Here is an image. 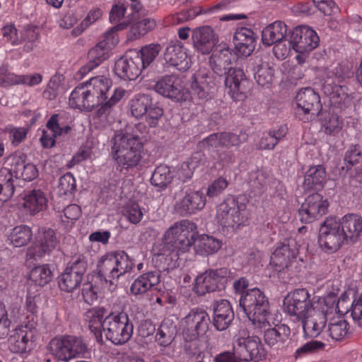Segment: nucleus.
Here are the masks:
<instances>
[{
	"label": "nucleus",
	"instance_id": "nucleus-46",
	"mask_svg": "<svg viewBox=\"0 0 362 362\" xmlns=\"http://www.w3.org/2000/svg\"><path fill=\"white\" fill-rule=\"evenodd\" d=\"M148 105L144 109L146 113L144 117L149 127L155 128L158 127L159 121L164 114V110L162 105L158 101L154 100L150 95H148Z\"/></svg>",
	"mask_w": 362,
	"mask_h": 362
},
{
	"label": "nucleus",
	"instance_id": "nucleus-27",
	"mask_svg": "<svg viewBox=\"0 0 362 362\" xmlns=\"http://www.w3.org/2000/svg\"><path fill=\"white\" fill-rule=\"evenodd\" d=\"M328 308L326 310L324 308H315L308 316L305 318L300 320L303 329L305 334L309 337H317L321 333L322 329L325 327L327 323V313Z\"/></svg>",
	"mask_w": 362,
	"mask_h": 362
},
{
	"label": "nucleus",
	"instance_id": "nucleus-64",
	"mask_svg": "<svg viewBox=\"0 0 362 362\" xmlns=\"http://www.w3.org/2000/svg\"><path fill=\"white\" fill-rule=\"evenodd\" d=\"M37 318L36 315H29L26 317L25 321L14 330L23 331V334H26L30 339L35 340L37 334Z\"/></svg>",
	"mask_w": 362,
	"mask_h": 362
},
{
	"label": "nucleus",
	"instance_id": "nucleus-15",
	"mask_svg": "<svg viewBox=\"0 0 362 362\" xmlns=\"http://www.w3.org/2000/svg\"><path fill=\"white\" fill-rule=\"evenodd\" d=\"M329 206L327 199L318 192L310 194L298 209L300 221L305 223L314 222L327 213Z\"/></svg>",
	"mask_w": 362,
	"mask_h": 362
},
{
	"label": "nucleus",
	"instance_id": "nucleus-24",
	"mask_svg": "<svg viewBox=\"0 0 362 362\" xmlns=\"http://www.w3.org/2000/svg\"><path fill=\"white\" fill-rule=\"evenodd\" d=\"M235 59V54L224 45L216 48L209 59V63L213 71L218 76H223L232 68V63Z\"/></svg>",
	"mask_w": 362,
	"mask_h": 362
},
{
	"label": "nucleus",
	"instance_id": "nucleus-43",
	"mask_svg": "<svg viewBox=\"0 0 362 362\" xmlns=\"http://www.w3.org/2000/svg\"><path fill=\"white\" fill-rule=\"evenodd\" d=\"M288 128L285 125H281L278 129H273L263 134L259 141V148L262 149H274L276 144L287 134Z\"/></svg>",
	"mask_w": 362,
	"mask_h": 362
},
{
	"label": "nucleus",
	"instance_id": "nucleus-39",
	"mask_svg": "<svg viewBox=\"0 0 362 362\" xmlns=\"http://www.w3.org/2000/svg\"><path fill=\"white\" fill-rule=\"evenodd\" d=\"M59 118H62L60 115H52L46 124L47 129L42 131L40 137L42 145L45 148H52L55 144V138L60 136V123Z\"/></svg>",
	"mask_w": 362,
	"mask_h": 362
},
{
	"label": "nucleus",
	"instance_id": "nucleus-11",
	"mask_svg": "<svg viewBox=\"0 0 362 362\" xmlns=\"http://www.w3.org/2000/svg\"><path fill=\"white\" fill-rule=\"evenodd\" d=\"M230 278V272L226 267L209 269L197 276L193 291L199 296L221 291L226 288Z\"/></svg>",
	"mask_w": 362,
	"mask_h": 362
},
{
	"label": "nucleus",
	"instance_id": "nucleus-2",
	"mask_svg": "<svg viewBox=\"0 0 362 362\" xmlns=\"http://www.w3.org/2000/svg\"><path fill=\"white\" fill-rule=\"evenodd\" d=\"M134 267V259L124 250H117L103 255L97 264L96 278L107 286L129 273Z\"/></svg>",
	"mask_w": 362,
	"mask_h": 362
},
{
	"label": "nucleus",
	"instance_id": "nucleus-40",
	"mask_svg": "<svg viewBox=\"0 0 362 362\" xmlns=\"http://www.w3.org/2000/svg\"><path fill=\"white\" fill-rule=\"evenodd\" d=\"M47 199L40 189H33L25 195L23 206L30 215H35L47 207Z\"/></svg>",
	"mask_w": 362,
	"mask_h": 362
},
{
	"label": "nucleus",
	"instance_id": "nucleus-61",
	"mask_svg": "<svg viewBox=\"0 0 362 362\" xmlns=\"http://www.w3.org/2000/svg\"><path fill=\"white\" fill-rule=\"evenodd\" d=\"M247 134L240 131L239 134L232 132H221V147L230 148L232 146H238L247 140Z\"/></svg>",
	"mask_w": 362,
	"mask_h": 362
},
{
	"label": "nucleus",
	"instance_id": "nucleus-34",
	"mask_svg": "<svg viewBox=\"0 0 362 362\" xmlns=\"http://www.w3.org/2000/svg\"><path fill=\"white\" fill-rule=\"evenodd\" d=\"M287 26L281 21L269 24L262 32V41L264 45L271 46L286 40Z\"/></svg>",
	"mask_w": 362,
	"mask_h": 362
},
{
	"label": "nucleus",
	"instance_id": "nucleus-18",
	"mask_svg": "<svg viewBox=\"0 0 362 362\" xmlns=\"http://www.w3.org/2000/svg\"><path fill=\"white\" fill-rule=\"evenodd\" d=\"M320 42L317 33L308 25L295 28L291 33L289 44L298 53H308L315 49Z\"/></svg>",
	"mask_w": 362,
	"mask_h": 362
},
{
	"label": "nucleus",
	"instance_id": "nucleus-26",
	"mask_svg": "<svg viewBox=\"0 0 362 362\" xmlns=\"http://www.w3.org/2000/svg\"><path fill=\"white\" fill-rule=\"evenodd\" d=\"M340 228L346 242L355 243L362 235V216L349 213L339 218Z\"/></svg>",
	"mask_w": 362,
	"mask_h": 362
},
{
	"label": "nucleus",
	"instance_id": "nucleus-25",
	"mask_svg": "<svg viewBox=\"0 0 362 362\" xmlns=\"http://www.w3.org/2000/svg\"><path fill=\"white\" fill-rule=\"evenodd\" d=\"M212 325L218 331L227 329L235 318V313L230 303L225 299L216 302L214 305Z\"/></svg>",
	"mask_w": 362,
	"mask_h": 362
},
{
	"label": "nucleus",
	"instance_id": "nucleus-52",
	"mask_svg": "<svg viewBox=\"0 0 362 362\" xmlns=\"http://www.w3.org/2000/svg\"><path fill=\"white\" fill-rule=\"evenodd\" d=\"M86 83L88 88L95 91L96 94L100 95V97H103L104 100L110 98V88L112 86L110 78L103 76L91 77Z\"/></svg>",
	"mask_w": 362,
	"mask_h": 362
},
{
	"label": "nucleus",
	"instance_id": "nucleus-32",
	"mask_svg": "<svg viewBox=\"0 0 362 362\" xmlns=\"http://www.w3.org/2000/svg\"><path fill=\"white\" fill-rule=\"evenodd\" d=\"M206 202L205 194L202 192H192L180 201L177 209L182 214H193L204 209Z\"/></svg>",
	"mask_w": 362,
	"mask_h": 362
},
{
	"label": "nucleus",
	"instance_id": "nucleus-37",
	"mask_svg": "<svg viewBox=\"0 0 362 362\" xmlns=\"http://www.w3.org/2000/svg\"><path fill=\"white\" fill-rule=\"evenodd\" d=\"M159 282L160 274L158 272H148L140 275L134 281L130 291L134 295L143 294Z\"/></svg>",
	"mask_w": 362,
	"mask_h": 362
},
{
	"label": "nucleus",
	"instance_id": "nucleus-51",
	"mask_svg": "<svg viewBox=\"0 0 362 362\" xmlns=\"http://www.w3.org/2000/svg\"><path fill=\"white\" fill-rule=\"evenodd\" d=\"M322 127L325 132L329 135H336L341 129L343 122L337 114L322 112L320 117Z\"/></svg>",
	"mask_w": 362,
	"mask_h": 362
},
{
	"label": "nucleus",
	"instance_id": "nucleus-50",
	"mask_svg": "<svg viewBox=\"0 0 362 362\" xmlns=\"http://www.w3.org/2000/svg\"><path fill=\"white\" fill-rule=\"evenodd\" d=\"M349 323L342 317H334L328 324L329 336L335 341L343 339L348 334Z\"/></svg>",
	"mask_w": 362,
	"mask_h": 362
},
{
	"label": "nucleus",
	"instance_id": "nucleus-9",
	"mask_svg": "<svg viewBox=\"0 0 362 362\" xmlns=\"http://www.w3.org/2000/svg\"><path fill=\"white\" fill-rule=\"evenodd\" d=\"M284 310L294 322H300L314 309L310 294L306 288H297L289 292L284 299Z\"/></svg>",
	"mask_w": 362,
	"mask_h": 362
},
{
	"label": "nucleus",
	"instance_id": "nucleus-21",
	"mask_svg": "<svg viewBox=\"0 0 362 362\" xmlns=\"http://www.w3.org/2000/svg\"><path fill=\"white\" fill-rule=\"evenodd\" d=\"M124 93L125 90L122 88L115 89L110 98L97 105L98 108L95 112L94 118L104 125L113 123L116 119V105Z\"/></svg>",
	"mask_w": 362,
	"mask_h": 362
},
{
	"label": "nucleus",
	"instance_id": "nucleus-63",
	"mask_svg": "<svg viewBox=\"0 0 362 362\" xmlns=\"http://www.w3.org/2000/svg\"><path fill=\"white\" fill-rule=\"evenodd\" d=\"M59 191L64 195H73L76 191V180L71 173H66L59 180Z\"/></svg>",
	"mask_w": 362,
	"mask_h": 362
},
{
	"label": "nucleus",
	"instance_id": "nucleus-45",
	"mask_svg": "<svg viewBox=\"0 0 362 362\" xmlns=\"http://www.w3.org/2000/svg\"><path fill=\"white\" fill-rule=\"evenodd\" d=\"M53 278V274L49 264H42L35 267L29 274V281L36 286H45Z\"/></svg>",
	"mask_w": 362,
	"mask_h": 362
},
{
	"label": "nucleus",
	"instance_id": "nucleus-55",
	"mask_svg": "<svg viewBox=\"0 0 362 362\" xmlns=\"http://www.w3.org/2000/svg\"><path fill=\"white\" fill-rule=\"evenodd\" d=\"M88 85L86 83L78 85L69 96L71 107L86 110Z\"/></svg>",
	"mask_w": 362,
	"mask_h": 362
},
{
	"label": "nucleus",
	"instance_id": "nucleus-59",
	"mask_svg": "<svg viewBox=\"0 0 362 362\" xmlns=\"http://www.w3.org/2000/svg\"><path fill=\"white\" fill-rule=\"evenodd\" d=\"M346 170L356 165L362 168V147L359 145L351 146L346 152L344 158Z\"/></svg>",
	"mask_w": 362,
	"mask_h": 362
},
{
	"label": "nucleus",
	"instance_id": "nucleus-17",
	"mask_svg": "<svg viewBox=\"0 0 362 362\" xmlns=\"http://www.w3.org/2000/svg\"><path fill=\"white\" fill-rule=\"evenodd\" d=\"M131 28L129 37L139 39L153 30L156 25L154 18L146 17L148 11L144 8L141 2L132 3Z\"/></svg>",
	"mask_w": 362,
	"mask_h": 362
},
{
	"label": "nucleus",
	"instance_id": "nucleus-49",
	"mask_svg": "<svg viewBox=\"0 0 362 362\" xmlns=\"http://www.w3.org/2000/svg\"><path fill=\"white\" fill-rule=\"evenodd\" d=\"M173 177V173L169 167L161 165L154 170L151 177V183L160 189H164L171 182Z\"/></svg>",
	"mask_w": 362,
	"mask_h": 362
},
{
	"label": "nucleus",
	"instance_id": "nucleus-3",
	"mask_svg": "<svg viewBox=\"0 0 362 362\" xmlns=\"http://www.w3.org/2000/svg\"><path fill=\"white\" fill-rule=\"evenodd\" d=\"M247 200L244 196H228L218 206L217 218L224 227L238 228L249 218Z\"/></svg>",
	"mask_w": 362,
	"mask_h": 362
},
{
	"label": "nucleus",
	"instance_id": "nucleus-6",
	"mask_svg": "<svg viewBox=\"0 0 362 362\" xmlns=\"http://www.w3.org/2000/svg\"><path fill=\"white\" fill-rule=\"evenodd\" d=\"M112 153L121 168L120 171L127 170L135 168L141 160L140 143L132 142L129 138L116 135L112 140Z\"/></svg>",
	"mask_w": 362,
	"mask_h": 362
},
{
	"label": "nucleus",
	"instance_id": "nucleus-29",
	"mask_svg": "<svg viewBox=\"0 0 362 362\" xmlns=\"http://www.w3.org/2000/svg\"><path fill=\"white\" fill-rule=\"evenodd\" d=\"M192 38L194 47L203 54H209L218 42V37L210 26L195 28L192 32Z\"/></svg>",
	"mask_w": 362,
	"mask_h": 362
},
{
	"label": "nucleus",
	"instance_id": "nucleus-54",
	"mask_svg": "<svg viewBox=\"0 0 362 362\" xmlns=\"http://www.w3.org/2000/svg\"><path fill=\"white\" fill-rule=\"evenodd\" d=\"M71 359L84 358L90 353L86 341L81 337L68 335Z\"/></svg>",
	"mask_w": 362,
	"mask_h": 362
},
{
	"label": "nucleus",
	"instance_id": "nucleus-44",
	"mask_svg": "<svg viewBox=\"0 0 362 362\" xmlns=\"http://www.w3.org/2000/svg\"><path fill=\"white\" fill-rule=\"evenodd\" d=\"M270 177L269 175L262 171L257 170L248 174L247 183L250 188L251 192L255 195L260 194L267 189Z\"/></svg>",
	"mask_w": 362,
	"mask_h": 362
},
{
	"label": "nucleus",
	"instance_id": "nucleus-13",
	"mask_svg": "<svg viewBox=\"0 0 362 362\" xmlns=\"http://www.w3.org/2000/svg\"><path fill=\"white\" fill-rule=\"evenodd\" d=\"M182 334L190 337H203L209 331L211 319L204 308L196 307L192 308L182 320Z\"/></svg>",
	"mask_w": 362,
	"mask_h": 362
},
{
	"label": "nucleus",
	"instance_id": "nucleus-53",
	"mask_svg": "<svg viewBox=\"0 0 362 362\" xmlns=\"http://www.w3.org/2000/svg\"><path fill=\"white\" fill-rule=\"evenodd\" d=\"M222 246V242L208 235H203L197 245V252L202 255H210L217 252Z\"/></svg>",
	"mask_w": 362,
	"mask_h": 362
},
{
	"label": "nucleus",
	"instance_id": "nucleus-31",
	"mask_svg": "<svg viewBox=\"0 0 362 362\" xmlns=\"http://www.w3.org/2000/svg\"><path fill=\"white\" fill-rule=\"evenodd\" d=\"M233 42L237 54L240 56L248 57L255 48V33L250 28L241 27L235 30Z\"/></svg>",
	"mask_w": 362,
	"mask_h": 362
},
{
	"label": "nucleus",
	"instance_id": "nucleus-35",
	"mask_svg": "<svg viewBox=\"0 0 362 362\" xmlns=\"http://www.w3.org/2000/svg\"><path fill=\"white\" fill-rule=\"evenodd\" d=\"M291 329L288 326L281 324L264 332L265 343L270 347L279 348L283 346L288 339Z\"/></svg>",
	"mask_w": 362,
	"mask_h": 362
},
{
	"label": "nucleus",
	"instance_id": "nucleus-60",
	"mask_svg": "<svg viewBox=\"0 0 362 362\" xmlns=\"http://www.w3.org/2000/svg\"><path fill=\"white\" fill-rule=\"evenodd\" d=\"M88 267V256L84 254H77L71 257L66 267L81 277H83Z\"/></svg>",
	"mask_w": 362,
	"mask_h": 362
},
{
	"label": "nucleus",
	"instance_id": "nucleus-47",
	"mask_svg": "<svg viewBox=\"0 0 362 362\" xmlns=\"http://www.w3.org/2000/svg\"><path fill=\"white\" fill-rule=\"evenodd\" d=\"M32 237L33 231L26 225H20L14 227L9 235L11 244L16 247L26 245L30 243Z\"/></svg>",
	"mask_w": 362,
	"mask_h": 362
},
{
	"label": "nucleus",
	"instance_id": "nucleus-10",
	"mask_svg": "<svg viewBox=\"0 0 362 362\" xmlns=\"http://www.w3.org/2000/svg\"><path fill=\"white\" fill-rule=\"evenodd\" d=\"M340 226L339 218L332 216L327 217L320 224L317 241L322 250L334 252L346 242Z\"/></svg>",
	"mask_w": 362,
	"mask_h": 362
},
{
	"label": "nucleus",
	"instance_id": "nucleus-36",
	"mask_svg": "<svg viewBox=\"0 0 362 362\" xmlns=\"http://www.w3.org/2000/svg\"><path fill=\"white\" fill-rule=\"evenodd\" d=\"M51 354L58 361L69 362L71 360L68 335L57 336L48 344Z\"/></svg>",
	"mask_w": 362,
	"mask_h": 362
},
{
	"label": "nucleus",
	"instance_id": "nucleus-4",
	"mask_svg": "<svg viewBox=\"0 0 362 362\" xmlns=\"http://www.w3.org/2000/svg\"><path fill=\"white\" fill-rule=\"evenodd\" d=\"M133 331V318L126 312L112 311L106 315L103 334L112 344H124L131 339Z\"/></svg>",
	"mask_w": 362,
	"mask_h": 362
},
{
	"label": "nucleus",
	"instance_id": "nucleus-16",
	"mask_svg": "<svg viewBox=\"0 0 362 362\" xmlns=\"http://www.w3.org/2000/svg\"><path fill=\"white\" fill-rule=\"evenodd\" d=\"M153 89L159 95L175 102L185 101L189 93L181 84L178 76L165 75L160 77L153 86Z\"/></svg>",
	"mask_w": 362,
	"mask_h": 362
},
{
	"label": "nucleus",
	"instance_id": "nucleus-57",
	"mask_svg": "<svg viewBox=\"0 0 362 362\" xmlns=\"http://www.w3.org/2000/svg\"><path fill=\"white\" fill-rule=\"evenodd\" d=\"M148 95L139 93L135 95L129 102L131 115L136 118L144 117L146 111L144 109L148 105Z\"/></svg>",
	"mask_w": 362,
	"mask_h": 362
},
{
	"label": "nucleus",
	"instance_id": "nucleus-20",
	"mask_svg": "<svg viewBox=\"0 0 362 362\" xmlns=\"http://www.w3.org/2000/svg\"><path fill=\"white\" fill-rule=\"evenodd\" d=\"M226 87L234 100H241L249 88V81L243 69L232 67L223 74Z\"/></svg>",
	"mask_w": 362,
	"mask_h": 362
},
{
	"label": "nucleus",
	"instance_id": "nucleus-5",
	"mask_svg": "<svg viewBox=\"0 0 362 362\" xmlns=\"http://www.w3.org/2000/svg\"><path fill=\"white\" fill-rule=\"evenodd\" d=\"M239 305L253 324L268 322L269 303L264 293L257 288L247 290L239 300Z\"/></svg>",
	"mask_w": 362,
	"mask_h": 362
},
{
	"label": "nucleus",
	"instance_id": "nucleus-38",
	"mask_svg": "<svg viewBox=\"0 0 362 362\" xmlns=\"http://www.w3.org/2000/svg\"><path fill=\"white\" fill-rule=\"evenodd\" d=\"M184 353L191 360L203 359L206 349L204 341L202 337H190L183 334Z\"/></svg>",
	"mask_w": 362,
	"mask_h": 362
},
{
	"label": "nucleus",
	"instance_id": "nucleus-33",
	"mask_svg": "<svg viewBox=\"0 0 362 362\" xmlns=\"http://www.w3.org/2000/svg\"><path fill=\"white\" fill-rule=\"evenodd\" d=\"M326 181L325 168L322 165H313L306 171L303 186L305 190L318 192L324 188Z\"/></svg>",
	"mask_w": 362,
	"mask_h": 362
},
{
	"label": "nucleus",
	"instance_id": "nucleus-58",
	"mask_svg": "<svg viewBox=\"0 0 362 362\" xmlns=\"http://www.w3.org/2000/svg\"><path fill=\"white\" fill-rule=\"evenodd\" d=\"M175 325L169 320H164L156 333V339L162 346H167L173 339Z\"/></svg>",
	"mask_w": 362,
	"mask_h": 362
},
{
	"label": "nucleus",
	"instance_id": "nucleus-41",
	"mask_svg": "<svg viewBox=\"0 0 362 362\" xmlns=\"http://www.w3.org/2000/svg\"><path fill=\"white\" fill-rule=\"evenodd\" d=\"M35 339H30L23 331L13 330V333L8 338V348L13 353H26L33 348Z\"/></svg>",
	"mask_w": 362,
	"mask_h": 362
},
{
	"label": "nucleus",
	"instance_id": "nucleus-30",
	"mask_svg": "<svg viewBox=\"0 0 362 362\" xmlns=\"http://www.w3.org/2000/svg\"><path fill=\"white\" fill-rule=\"evenodd\" d=\"M107 315V309L99 306L88 309L85 313L88 328L93 333L96 341L100 344H103V333L105 328V320H106V315Z\"/></svg>",
	"mask_w": 362,
	"mask_h": 362
},
{
	"label": "nucleus",
	"instance_id": "nucleus-42",
	"mask_svg": "<svg viewBox=\"0 0 362 362\" xmlns=\"http://www.w3.org/2000/svg\"><path fill=\"white\" fill-rule=\"evenodd\" d=\"M251 66L254 72V78L259 86H264L272 83L274 70L267 62L258 59L253 62Z\"/></svg>",
	"mask_w": 362,
	"mask_h": 362
},
{
	"label": "nucleus",
	"instance_id": "nucleus-28",
	"mask_svg": "<svg viewBox=\"0 0 362 362\" xmlns=\"http://www.w3.org/2000/svg\"><path fill=\"white\" fill-rule=\"evenodd\" d=\"M59 243V239L54 230L41 228L36 238L35 255L40 258L49 255Z\"/></svg>",
	"mask_w": 362,
	"mask_h": 362
},
{
	"label": "nucleus",
	"instance_id": "nucleus-8",
	"mask_svg": "<svg viewBox=\"0 0 362 362\" xmlns=\"http://www.w3.org/2000/svg\"><path fill=\"white\" fill-rule=\"evenodd\" d=\"M234 350L239 354L243 362H259L264 360L267 351L260 338L250 335L247 330L240 331L234 340Z\"/></svg>",
	"mask_w": 362,
	"mask_h": 362
},
{
	"label": "nucleus",
	"instance_id": "nucleus-19",
	"mask_svg": "<svg viewBox=\"0 0 362 362\" xmlns=\"http://www.w3.org/2000/svg\"><path fill=\"white\" fill-rule=\"evenodd\" d=\"M136 49H129L115 64V74L125 81L135 80L143 70Z\"/></svg>",
	"mask_w": 362,
	"mask_h": 362
},
{
	"label": "nucleus",
	"instance_id": "nucleus-12",
	"mask_svg": "<svg viewBox=\"0 0 362 362\" xmlns=\"http://www.w3.org/2000/svg\"><path fill=\"white\" fill-rule=\"evenodd\" d=\"M296 101L297 117L303 122L314 119L321 112L320 97L312 88L301 89L296 96Z\"/></svg>",
	"mask_w": 362,
	"mask_h": 362
},
{
	"label": "nucleus",
	"instance_id": "nucleus-1",
	"mask_svg": "<svg viewBox=\"0 0 362 362\" xmlns=\"http://www.w3.org/2000/svg\"><path fill=\"white\" fill-rule=\"evenodd\" d=\"M197 234V227L194 223L189 220L175 222L164 234V255L168 252L172 255L171 259L178 258L180 254L189 251Z\"/></svg>",
	"mask_w": 362,
	"mask_h": 362
},
{
	"label": "nucleus",
	"instance_id": "nucleus-48",
	"mask_svg": "<svg viewBox=\"0 0 362 362\" xmlns=\"http://www.w3.org/2000/svg\"><path fill=\"white\" fill-rule=\"evenodd\" d=\"M83 278L66 267L64 271L58 277L59 288L65 292L70 293L77 288L81 284Z\"/></svg>",
	"mask_w": 362,
	"mask_h": 362
},
{
	"label": "nucleus",
	"instance_id": "nucleus-7",
	"mask_svg": "<svg viewBox=\"0 0 362 362\" xmlns=\"http://www.w3.org/2000/svg\"><path fill=\"white\" fill-rule=\"evenodd\" d=\"M298 247L293 238L285 239L280 243L271 257V262L279 272H288L295 274L300 272V265L297 259Z\"/></svg>",
	"mask_w": 362,
	"mask_h": 362
},
{
	"label": "nucleus",
	"instance_id": "nucleus-62",
	"mask_svg": "<svg viewBox=\"0 0 362 362\" xmlns=\"http://www.w3.org/2000/svg\"><path fill=\"white\" fill-rule=\"evenodd\" d=\"M124 216L133 224L139 223L143 218V211L138 203L129 202L124 207Z\"/></svg>",
	"mask_w": 362,
	"mask_h": 362
},
{
	"label": "nucleus",
	"instance_id": "nucleus-23",
	"mask_svg": "<svg viewBox=\"0 0 362 362\" xmlns=\"http://www.w3.org/2000/svg\"><path fill=\"white\" fill-rule=\"evenodd\" d=\"M163 59L168 67L184 72L190 68V60L180 43H170L165 48Z\"/></svg>",
	"mask_w": 362,
	"mask_h": 362
},
{
	"label": "nucleus",
	"instance_id": "nucleus-14",
	"mask_svg": "<svg viewBox=\"0 0 362 362\" xmlns=\"http://www.w3.org/2000/svg\"><path fill=\"white\" fill-rule=\"evenodd\" d=\"M119 27L120 25H117L112 28L105 33V39L99 42L95 47L89 50L87 63L83 66L76 74L78 78H82L109 58L110 47L108 43L110 37L115 30L120 29Z\"/></svg>",
	"mask_w": 362,
	"mask_h": 362
},
{
	"label": "nucleus",
	"instance_id": "nucleus-56",
	"mask_svg": "<svg viewBox=\"0 0 362 362\" xmlns=\"http://www.w3.org/2000/svg\"><path fill=\"white\" fill-rule=\"evenodd\" d=\"M139 59L141 62V67L145 69L156 58L160 51V45L159 44L151 43L143 46L141 49L137 50Z\"/></svg>",
	"mask_w": 362,
	"mask_h": 362
},
{
	"label": "nucleus",
	"instance_id": "nucleus-22",
	"mask_svg": "<svg viewBox=\"0 0 362 362\" xmlns=\"http://www.w3.org/2000/svg\"><path fill=\"white\" fill-rule=\"evenodd\" d=\"M213 76L206 69H200L191 78L192 93L199 99L208 100L214 88Z\"/></svg>",
	"mask_w": 362,
	"mask_h": 362
}]
</instances>
